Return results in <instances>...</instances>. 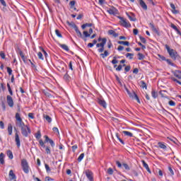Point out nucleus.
I'll use <instances>...</instances> for the list:
<instances>
[{
  "label": "nucleus",
  "mask_w": 181,
  "mask_h": 181,
  "mask_svg": "<svg viewBox=\"0 0 181 181\" xmlns=\"http://www.w3.org/2000/svg\"><path fill=\"white\" fill-rule=\"evenodd\" d=\"M35 136L37 141H39V144L42 148H46V145H45V144L47 142L51 145L52 148H54V141L52 139L49 138V136H44V138L45 139V141H43V140L40 139L42 138V133L40 132V130L37 131V133H35Z\"/></svg>",
  "instance_id": "1"
},
{
  "label": "nucleus",
  "mask_w": 181,
  "mask_h": 181,
  "mask_svg": "<svg viewBox=\"0 0 181 181\" xmlns=\"http://www.w3.org/2000/svg\"><path fill=\"white\" fill-rule=\"evenodd\" d=\"M165 47L170 57H171L173 60H176V59H180V55H179L177 50L171 49L170 47H169V45H165Z\"/></svg>",
  "instance_id": "2"
},
{
  "label": "nucleus",
  "mask_w": 181,
  "mask_h": 181,
  "mask_svg": "<svg viewBox=\"0 0 181 181\" xmlns=\"http://www.w3.org/2000/svg\"><path fill=\"white\" fill-rule=\"evenodd\" d=\"M16 127L21 129L24 127L26 125L25 124V122H23L22 117H21V114L18 112L16 113Z\"/></svg>",
  "instance_id": "3"
},
{
  "label": "nucleus",
  "mask_w": 181,
  "mask_h": 181,
  "mask_svg": "<svg viewBox=\"0 0 181 181\" xmlns=\"http://www.w3.org/2000/svg\"><path fill=\"white\" fill-rule=\"evenodd\" d=\"M21 167L24 173H29V163H28L26 159L23 158L21 160Z\"/></svg>",
  "instance_id": "4"
},
{
  "label": "nucleus",
  "mask_w": 181,
  "mask_h": 181,
  "mask_svg": "<svg viewBox=\"0 0 181 181\" xmlns=\"http://www.w3.org/2000/svg\"><path fill=\"white\" fill-rule=\"evenodd\" d=\"M21 129V134L23 136H25V138H28L29 136V134L32 133V131H30V127L28 125H25Z\"/></svg>",
  "instance_id": "5"
},
{
  "label": "nucleus",
  "mask_w": 181,
  "mask_h": 181,
  "mask_svg": "<svg viewBox=\"0 0 181 181\" xmlns=\"http://www.w3.org/2000/svg\"><path fill=\"white\" fill-rule=\"evenodd\" d=\"M116 165L119 169H122V168H124V170H127V172H129V170H131V167H129V165L126 163H121V162L117 160Z\"/></svg>",
  "instance_id": "6"
},
{
  "label": "nucleus",
  "mask_w": 181,
  "mask_h": 181,
  "mask_svg": "<svg viewBox=\"0 0 181 181\" xmlns=\"http://www.w3.org/2000/svg\"><path fill=\"white\" fill-rule=\"evenodd\" d=\"M106 43H107V38L103 37V42H101L100 43L96 44V47H100L98 49V52L99 53H103V52H104V47Z\"/></svg>",
  "instance_id": "7"
},
{
  "label": "nucleus",
  "mask_w": 181,
  "mask_h": 181,
  "mask_svg": "<svg viewBox=\"0 0 181 181\" xmlns=\"http://www.w3.org/2000/svg\"><path fill=\"white\" fill-rule=\"evenodd\" d=\"M119 19L120 20L119 23L124 28H131V23L127 21V19L124 18V17L119 16Z\"/></svg>",
  "instance_id": "8"
},
{
  "label": "nucleus",
  "mask_w": 181,
  "mask_h": 181,
  "mask_svg": "<svg viewBox=\"0 0 181 181\" xmlns=\"http://www.w3.org/2000/svg\"><path fill=\"white\" fill-rule=\"evenodd\" d=\"M14 131H16L15 134V142L17 148H21V139L19 138V134H18V129L14 127Z\"/></svg>",
  "instance_id": "9"
},
{
  "label": "nucleus",
  "mask_w": 181,
  "mask_h": 181,
  "mask_svg": "<svg viewBox=\"0 0 181 181\" xmlns=\"http://www.w3.org/2000/svg\"><path fill=\"white\" fill-rule=\"evenodd\" d=\"M129 96L130 98H132V100H136L139 104H141V100H139V97H138V95L135 93V91H132V93L130 92V94H129Z\"/></svg>",
  "instance_id": "10"
},
{
  "label": "nucleus",
  "mask_w": 181,
  "mask_h": 181,
  "mask_svg": "<svg viewBox=\"0 0 181 181\" xmlns=\"http://www.w3.org/2000/svg\"><path fill=\"white\" fill-rule=\"evenodd\" d=\"M6 101L8 107H10V108H13L14 103H13V99L12 98V96L8 95L6 96Z\"/></svg>",
  "instance_id": "11"
},
{
  "label": "nucleus",
  "mask_w": 181,
  "mask_h": 181,
  "mask_svg": "<svg viewBox=\"0 0 181 181\" xmlns=\"http://www.w3.org/2000/svg\"><path fill=\"white\" fill-rule=\"evenodd\" d=\"M108 13H110V15H118V13H119V12L118 11V9H117V8L112 6L111 8H109L107 10Z\"/></svg>",
  "instance_id": "12"
},
{
  "label": "nucleus",
  "mask_w": 181,
  "mask_h": 181,
  "mask_svg": "<svg viewBox=\"0 0 181 181\" xmlns=\"http://www.w3.org/2000/svg\"><path fill=\"white\" fill-rule=\"evenodd\" d=\"M86 177L90 181H94V177L93 176V172H91L90 170H87L86 171Z\"/></svg>",
  "instance_id": "13"
},
{
  "label": "nucleus",
  "mask_w": 181,
  "mask_h": 181,
  "mask_svg": "<svg viewBox=\"0 0 181 181\" xmlns=\"http://www.w3.org/2000/svg\"><path fill=\"white\" fill-rule=\"evenodd\" d=\"M16 52L21 56L23 62L24 63H26V57H25V54H23V52L21 49V48H17Z\"/></svg>",
  "instance_id": "14"
},
{
  "label": "nucleus",
  "mask_w": 181,
  "mask_h": 181,
  "mask_svg": "<svg viewBox=\"0 0 181 181\" xmlns=\"http://www.w3.org/2000/svg\"><path fill=\"white\" fill-rule=\"evenodd\" d=\"M10 181H16V175L13 173V170H11L8 173Z\"/></svg>",
  "instance_id": "15"
},
{
  "label": "nucleus",
  "mask_w": 181,
  "mask_h": 181,
  "mask_svg": "<svg viewBox=\"0 0 181 181\" xmlns=\"http://www.w3.org/2000/svg\"><path fill=\"white\" fill-rule=\"evenodd\" d=\"M117 59H121V57L117 56L113 57V59L112 60L111 63L112 64H114V69H117V64L118 63V60H117Z\"/></svg>",
  "instance_id": "16"
},
{
  "label": "nucleus",
  "mask_w": 181,
  "mask_h": 181,
  "mask_svg": "<svg viewBox=\"0 0 181 181\" xmlns=\"http://www.w3.org/2000/svg\"><path fill=\"white\" fill-rule=\"evenodd\" d=\"M139 5L144 11H148V6L144 0H139Z\"/></svg>",
  "instance_id": "17"
},
{
  "label": "nucleus",
  "mask_w": 181,
  "mask_h": 181,
  "mask_svg": "<svg viewBox=\"0 0 181 181\" xmlns=\"http://www.w3.org/2000/svg\"><path fill=\"white\" fill-rule=\"evenodd\" d=\"M173 74L175 76V77H177V78L181 79V71L180 70H175L172 71Z\"/></svg>",
  "instance_id": "18"
},
{
  "label": "nucleus",
  "mask_w": 181,
  "mask_h": 181,
  "mask_svg": "<svg viewBox=\"0 0 181 181\" xmlns=\"http://www.w3.org/2000/svg\"><path fill=\"white\" fill-rule=\"evenodd\" d=\"M98 103L101 107H103V108H107V103L105 100L103 99H98Z\"/></svg>",
  "instance_id": "19"
},
{
  "label": "nucleus",
  "mask_w": 181,
  "mask_h": 181,
  "mask_svg": "<svg viewBox=\"0 0 181 181\" xmlns=\"http://www.w3.org/2000/svg\"><path fill=\"white\" fill-rule=\"evenodd\" d=\"M107 33H108V35H110L113 36V37H118V36H119V34L117 33L113 30H109Z\"/></svg>",
  "instance_id": "20"
},
{
  "label": "nucleus",
  "mask_w": 181,
  "mask_h": 181,
  "mask_svg": "<svg viewBox=\"0 0 181 181\" xmlns=\"http://www.w3.org/2000/svg\"><path fill=\"white\" fill-rule=\"evenodd\" d=\"M144 168L148 172V173H151V169L149 168V165H148V163L145 162V160H141Z\"/></svg>",
  "instance_id": "21"
},
{
  "label": "nucleus",
  "mask_w": 181,
  "mask_h": 181,
  "mask_svg": "<svg viewBox=\"0 0 181 181\" xmlns=\"http://www.w3.org/2000/svg\"><path fill=\"white\" fill-rule=\"evenodd\" d=\"M122 134L125 136H129V138H132V136H134V134L131 132H128V131H123Z\"/></svg>",
  "instance_id": "22"
},
{
  "label": "nucleus",
  "mask_w": 181,
  "mask_h": 181,
  "mask_svg": "<svg viewBox=\"0 0 181 181\" xmlns=\"http://www.w3.org/2000/svg\"><path fill=\"white\" fill-rule=\"evenodd\" d=\"M158 148H160V149H166L168 146H166V144H165L164 142H158Z\"/></svg>",
  "instance_id": "23"
},
{
  "label": "nucleus",
  "mask_w": 181,
  "mask_h": 181,
  "mask_svg": "<svg viewBox=\"0 0 181 181\" xmlns=\"http://www.w3.org/2000/svg\"><path fill=\"white\" fill-rule=\"evenodd\" d=\"M66 23L69 26H71V28H73L74 30L77 28V25H76L74 22L66 21Z\"/></svg>",
  "instance_id": "24"
},
{
  "label": "nucleus",
  "mask_w": 181,
  "mask_h": 181,
  "mask_svg": "<svg viewBox=\"0 0 181 181\" xmlns=\"http://www.w3.org/2000/svg\"><path fill=\"white\" fill-rule=\"evenodd\" d=\"M13 127H12L11 124H8V135H12Z\"/></svg>",
  "instance_id": "25"
},
{
  "label": "nucleus",
  "mask_w": 181,
  "mask_h": 181,
  "mask_svg": "<svg viewBox=\"0 0 181 181\" xmlns=\"http://www.w3.org/2000/svg\"><path fill=\"white\" fill-rule=\"evenodd\" d=\"M74 30H75L77 36H78V37H83V34H81V31H80V30H78V27L75 28Z\"/></svg>",
  "instance_id": "26"
},
{
  "label": "nucleus",
  "mask_w": 181,
  "mask_h": 181,
  "mask_svg": "<svg viewBox=\"0 0 181 181\" xmlns=\"http://www.w3.org/2000/svg\"><path fill=\"white\" fill-rule=\"evenodd\" d=\"M43 118H45V119H46V121L49 122V124L52 122V117H50V116L47 115H43Z\"/></svg>",
  "instance_id": "27"
},
{
  "label": "nucleus",
  "mask_w": 181,
  "mask_h": 181,
  "mask_svg": "<svg viewBox=\"0 0 181 181\" xmlns=\"http://www.w3.org/2000/svg\"><path fill=\"white\" fill-rule=\"evenodd\" d=\"M59 47H61L64 50H66V52H69V47L64 44H59Z\"/></svg>",
  "instance_id": "28"
},
{
  "label": "nucleus",
  "mask_w": 181,
  "mask_h": 181,
  "mask_svg": "<svg viewBox=\"0 0 181 181\" xmlns=\"http://www.w3.org/2000/svg\"><path fill=\"white\" fill-rule=\"evenodd\" d=\"M118 45H123L124 46H129V42L128 41H117Z\"/></svg>",
  "instance_id": "29"
},
{
  "label": "nucleus",
  "mask_w": 181,
  "mask_h": 181,
  "mask_svg": "<svg viewBox=\"0 0 181 181\" xmlns=\"http://www.w3.org/2000/svg\"><path fill=\"white\" fill-rule=\"evenodd\" d=\"M7 156L9 158V159H13V153H12V151H7Z\"/></svg>",
  "instance_id": "30"
},
{
  "label": "nucleus",
  "mask_w": 181,
  "mask_h": 181,
  "mask_svg": "<svg viewBox=\"0 0 181 181\" xmlns=\"http://www.w3.org/2000/svg\"><path fill=\"white\" fill-rule=\"evenodd\" d=\"M110 55V53H108V51L105 50L104 53L100 54L101 57H103V59H105V57H108Z\"/></svg>",
  "instance_id": "31"
},
{
  "label": "nucleus",
  "mask_w": 181,
  "mask_h": 181,
  "mask_svg": "<svg viewBox=\"0 0 181 181\" xmlns=\"http://www.w3.org/2000/svg\"><path fill=\"white\" fill-rule=\"evenodd\" d=\"M151 97L154 99L158 98V92L153 89L151 91Z\"/></svg>",
  "instance_id": "32"
},
{
  "label": "nucleus",
  "mask_w": 181,
  "mask_h": 181,
  "mask_svg": "<svg viewBox=\"0 0 181 181\" xmlns=\"http://www.w3.org/2000/svg\"><path fill=\"white\" fill-rule=\"evenodd\" d=\"M140 84H141V88H145L146 90V88H148V86L146 85V83H145L144 81H141Z\"/></svg>",
  "instance_id": "33"
},
{
  "label": "nucleus",
  "mask_w": 181,
  "mask_h": 181,
  "mask_svg": "<svg viewBox=\"0 0 181 181\" xmlns=\"http://www.w3.org/2000/svg\"><path fill=\"white\" fill-rule=\"evenodd\" d=\"M149 25H150L151 29H153V32H156V33H159V31L158 30V29H156V28L155 27V25H153V23H150Z\"/></svg>",
  "instance_id": "34"
},
{
  "label": "nucleus",
  "mask_w": 181,
  "mask_h": 181,
  "mask_svg": "<svg viewBox=\"0 0 181 181\" xmlns=\"http://www.w3.org/2000/svg\"><path fill=\"white\" fill-rule=\"evenodd\" d=\"M115 136L117 138L118 141L122 144V145H125V142H124V140L119 138V134L118 133H115Z\"/></svg>",
  "instance_id": "35"
},
{
  "label": "nucleus",
  "mask_w": 181,
  "mask_h": 181,
  "mask_svg": "<svg viewBox=\"0 0 181 181\" xmlns=\"http://www.w3.org/2000/svg\"><path fill=\"white\" fill-rule=\"evenodd\" d=\"M165 62L168 63V64H169L170 66H172L173 67H175L176 65L172 62V60L169 59H166Z\"/></svg>",
  "instance_id": "36"
},
{
  "label": "nucleus",
  "mask_w": 181,
  "mask_h": 181,
  "mask_svg": "<svg viewBox=\"0 0 181 181\" xmlns=\"http://www.w3.org/2000/svg\"><path fill=\"white\" fill-rule=\"evenodd\" d=\"M39 49L40 50H41V52H42L45 59L47 58L48 54H47V52L45 50V49H43V47H39Z\"/></svg>",
  "instance_id": "37"
},
{
  "label": "nucleus",
  "mask_w": 181,
  "mask_h": 181,
  "mask_svg": "<svg viewBox=\"0 0 181 181\" xmlns=\"http://www.w3.org/2000/svg\"><path fill=\"white\" fill-rule=\"evenodd\" d=\"M127 13V16H128L129 21H131L132 22H135L136 21V18H135V16L132 17L128 13Z\"/></svg>",
  "instance_id": "38"
},
{
  "label": "nucleus",
  "mask_w": 181,
  "mask_h": 181,
  "mask_svg": "<svg viewBox=\"0 0 181 181\" xmlns=\"http://www.w3.org/2000/svg\"><path fill=\"white\" fill-rule=\"evenodd\" d=\"M165 93H168V91L166 90H160L159 92L160 95H161L162 98H166V95L165 94Z\"/></svg>",
  "instance_id": "39"
},
{
  "label": "nucleus",
  "mask_w": 181,
  "mask_h": 181,
  "mask_svg": "<svg viewBox=\"0 0 181 181\" xmlns=\"http://www.w3.org/2000/svg\"><path fill=\"white\" fill-rule=\"evenodd\" d=\"M158 57H159L160 62H165L166 57H165L163 55L158 54Z\"/></svg>",
  "instance_id": "40"
},
{
  "label": "nucleus",
  "mask_w": 181,
  "mask_h": 181,
  "mask_svg": "<svg viewBox=\"0 0 181 181\" xmlns=\"http://www.w3.org/2000/svg\"><path fill=\"white\" fill-rule=\"evenodd\" d=\"M7 88L8 90L10 95H13V92L12 91V88H11V85H9V83H7Z\"/></svg>",
  "instance_id": "41"
},
{
  "label": "nucleus",
  "mask_w": 181,
  "mask_h": 181,
  "mask_svg": "<svg viewBox=\"0 0 181 181\" xmlns=\"http://www.w3.org/2000/svg\"><path fill=\"white\" fill-rule=\"evenodd\" d=\"M125 56L126 57H129V60H132V59H134V54L132 53H127Z\"/></svg>",
  "instance_id": "42"
},
{
  "label": "nucleus",
  "mask_w": 181,
  "mask_h": 181,
  "mask_svg": "<svg viewBox=\"0 0 181 181\" xmlns=\"http://www.w3.org/2000/svg\"><path fill=\"white\" fill-rule=\"evenodd\" d=\"M64 80H65V81H70V76L69 75V74H66L64 76Z\"/></svg>",
  "instance_id": "43"
},
{
  "label": "nucleus",
  "mask_w": 181,
  "mask_h": 181,
  "mask_svg": "<svg viewBox=\"0 0 181 181\" xmlns=\"http://www.w3.org/2000/svg\"><path fill=\"white\" fill-rule=\"evenodd\" d=\"M138 56H139V57H138V59L139 60H144V59H145V55H144L142 53H141V52H139V54H138Z\"/></svg>",
  "instance_id": "44"
},
{
  "label": "nucleus",
  "mask_w": 181,
  "mask_h": 181,
  "mask_svg": "<svg viewBox=\"0 0 181 181\" xmlns=\"http://www.w3.org/2000/svg\"><path fill=\"white\" fill-rule=\"evenodd\" d=\"M84 159V153H82L78 158V162H81Z\"/></svg>",
  "instance_id": "45"
},
{
  "label": "nucleus",
  "mask_w": 181,
  "mask_h": 181,
  "mask_svg": "<svg viewBox=\"0 0 181 181\" xmlns=\"http://www.w3.org/2000/svg\"><path fill=\"white\" fill-rule=\"evenodd\" d=\"M52 131L54 132V134H57V135H60V132H59V128L53 127Z\"/></svg>",
  "instance_id": "46"
},
{
  "label": "nucleus",
  "mask_w": 181,
  "mask_h": 181,
  "mask_svg": "<svg viewBox=\"0 0 181 181\" xmlns=\"http://www.w3.org/2000/svg\"><path fill=\"white\" fill-rule=\"evenodd\" d=\"M1 105L3 111H6V105H5V102L1 101Z\"/></svg>",
  "instance_id": "47"
},
{
  "label": "nucleus",
  "mask_w": 181,
  "mask_h": 181,
  "mask_svg": "<svg viewBox=\"0 0 181 181\" xmlns=\"http://www.w3.org/2000/svg\"><path fill=\"white\" fill-rule=\"evenodd\" d=\"M44 148H45V151H46L47 155H50L52 153V152L50 151V147L45 146Z\"/></svg>",
  "instance_id": "48"
},
{
  "label": "nucleus",
  "mask_w": 181,
  "mask_h": 181,
  "mask_svg": "<svg viewBox=\"0 0 181 181\" xmlns=\"http://www.w3.org/2000/svg\"><path fill=\"white\" fill-rule=\"evenodd\" d=\"M55 34L57 35V36H58V37H63V35H62V33H60V30H55Z\"/></svg>",
  "instance_id": "49"
},
{
  "label": "nucleus",
  "mask_w": 181,
  "mask_h": 181,
  "mask_svg": "<svg viewBox=\"0 0 181 181\" xmlns=\"http://www.w3.org/2000/svg\"><path fill=\"white\" fill-rule=\"evenodd\" d=\"M107 173L108 175H114V170H112V168H109L107 169Z\"/></svg>",
  "instance_id": "50"
},
{
  "label": "nucleus",
  "mask_w": 181,
  "mask_h": 181,
  "mask_svg": "<svg viewBox=\"0 0 181 181\" xmlns=\"http://www.w3.org/2000/svg\"><path fill=\"white\" fill-rule=\"evenodd\" d=\"M6 69H7V73L8 76H12V69H11V67L9 66H7Z\"/></svg>",
  "instance_id": "51"
},
{
  "label": "nucleus",
  "mask_w": 181,
  "mask_h": 181,
  "mask_svg": "<svg viewBox=\"0 0 181 181\" xmlns=\"http://www.w3.org/2000/svg\"><path fill=\"white\" fill-rule=\"evenodd\" d=\"M168 170L170 172V176H173L175 175V172H173V169H172L171 166L168 167Z\"/></svg>",
  "instance_id": "52"
},
{
  "label": "nucleus",
  "mask_w": 181,
  "mask_h": 181,
  "mask_svg": "<svg viewBox=\"0 0 181 181\" xmlns=\"http://www.w3.org/2000/svg\"><path fill=\"white\" fill-rule=\"evenodd\" d=\"M37 56L40 60H45V58H43V54H42L40 52L37 53Z\"/></svg>",
  "instance_id": "53"
},
{
  "label": "nucleus",
  "mask_w": 181,
  "mask_h": 181,
  "mask_svg": "<svg viewBox=\"0 0 181 181\" xmlns=\"http://www.w3.org/2000/svg\"><path fill=\"white\" fill-rule=\"evenodd\" d=\"M69 5L71 6V8H74V5H76V1H74V0L71 1L69 3Z\"/></svg>",
  "instance_id": "54"
},
{
  "label": "nucleus",
  "mask_w": 181,
  "mask_h": 181,
  "mask_svg": "<svg viewBox=\"0 0 181 181\" xmlns=\"http://www.w3.org/2000/svg\"><path fill=\"white\" fill-rule=\"evenodd\" d=\"M169 105H170V107H175L176 105V103H175V101L173 100H170L168 102Z\"/></svg>",
  "instance_id": "55"
},
{
  "label": "nucleus",
  "mask_w": 181,
  "mask_h": 181,
  "mask_svg": "<svg viewBox=\"0 0 181 181\" xmlns=\"http://www.w3.org/2000/svg\"><path fill=\"white\" fill-rule=\"evenodd\" d=\"M139 39H140L141 43H144V44L146 43V39H145V37L140 35Z\"/></svg>",
  "instance_id": "56"
},
{
  "label": "nucleus",
  "mask_w": 181,
  "mask_h": 181,
  "mask_svg": "<svg viewBox=\"0 0 181 181\" xmlns=\"http://www.w3.org/2000/svg\"><path fill=\"white\" fill-rule=\"evenodd\" d=\"M0 57H1V59H6V55H5V52L4 51H1L0 52Z\"/></svg>",
  "instance_id": "57"
},
{
  "label": "nucleus",
  "mask_w": 181,
  "mask_h": 181,
  "mask_svg": "<svg viewBox=\"0 0 181 181\" xmlns=\"http://www.w3.org/2000/svg\"><path fill=\"white\" fill-rule=\"evenodd\" d=\"M45 169H46V172L47 173H49L50 172V167L49 166V165H47V163L45 164Z\"/></svg>",
  "instance_id": "58"
},
{
  "label": "nucleus",
  "mask_w": 181,
  "mask_h": 181,
  "mask_svg": "<svg viewBox=\"0 0 181 181\" xmlns=\"http://www.w3.org/2000/svg\"><path fill=\"white\" fill-rule=\"evenodd\" d=\"M129 70H131V66H129V65L126 66L124 68L125 73H128V71H129Z\"/></svg>",
  "instance_id": "59"
},
{
  "label": "nucleus",
  "mask_w": 181,
  "mask_h": 181,
  "mask_svg": "<svg viewBox=\"0 0 181 181\" xmlns=\"http://www.w3.org/2000/svg\"><path fill=\"white\" fill-rule=\"evenodd\" d=\"M122 70V65L119 64L118 66L116 68V71H121Z\"/></svg>",
  "instance_id": "60"
},
{
  "label": "nucleus",
  "mask_w": 181,
  "mask_h": 181,
  "mask_svg": "<svg viewBox=\"0 0 181 181\" xmlns=\"http://www.w3.org/2000/svg\"><path fill=\"white\" fill-rule=\"evenodd\" d=\"M28 117L31 119H35V114L34 113H28Z\"/></svg>",
  "instance_id": "61"
},
{
  "label": "nucleus",
  "mask_w": 181,
  "mask_h": 181,
  "mask_svg": "<svg viewBox=\"0 0 181 181\" xmlns=\"http://www.w3.org/2000/svg\"><path fill=\"white\" fill-rule=\"evenodd\" d=\"M83 35L85 37H90V34L88 33V31H83Z\"/></svg>",
  "instance_id": "62"
},
{
  "label": "nucleus",
  "mask_w": 181,
  "mask_h": 181,
  "mask_svg": "<svg viewBox=\"0 0 181 181\" xmlns=\"http://www.w3.org/2000/svg\"><path fill=\"white\" fill-rule=\"evenodd\" d=\"M172 80H173V81H175V83H177V84H180V86H181V82H180V81L177 80V79L175 78H173Z\"/></svg>",
  "instance_id": "63"
},
{
  "label": "nucleus",
  "mask_w": 181,
  "mask_h": 181,
  "mask_svg": "<svg viewBox=\"0 0 181 181\" xmlns=\"http://www.w3.org/2000/svg\"><path fill=\"white\" fill-rule=\"evenodd\" d=\"M0 3L2 6H6V2L5 1V0H0Z\"/></svg>",
  "instance_id": "64"
}]
</instances>
